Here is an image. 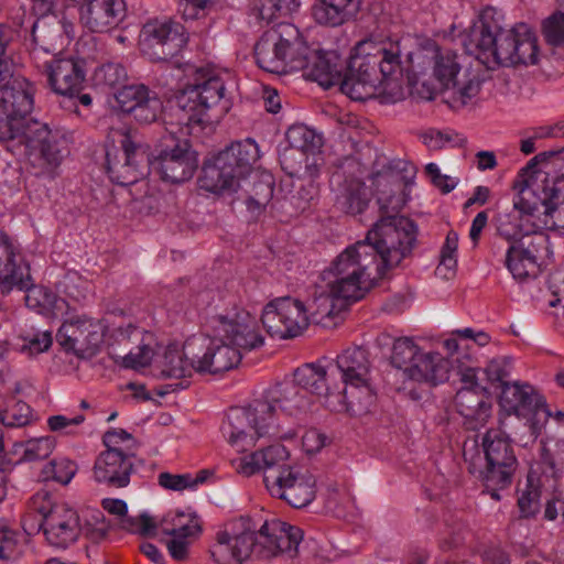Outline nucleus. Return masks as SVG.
Segmentation results:
<instances>
[{
    "label": "nucleus",
    "instance_id": "obj_59",
    "mask_svg": "<svg viewBox=\"0 0 564 564\" xmlns=\"http://www.w3.org/2000/svg\"><path fill=\"white\" fill-rule=\"evenodd\" d=\"M127 77L124 67L119 63H106L95 72L97 84L105 85L110 88L121 85Z\"/></svg>",
    "mask_w": 564,
    "mask_h": 564
},
{
    "label": "nucleus",
    "instance_id": "obj_47",
    "mask_svg": "<svg viewBox=\"0 0 564 564\" xmlns=\"http://www.w3.org/2000/svg\"><path fill=\"white\" fill-rule=\"evenodd\" d=\"M290 48L285 50L286 69L285 74L290 72L302 70L307 67L312 48L306 44L296 28V37L290 41Z\"/></svg>",
    "mask_w": 564,
    "mask_h": 564
},
{
    "label": "nucleus",
    "instance_id": "obj_31",
    "mask_svg": "<svg viewBox=\"0 0 564 564\" xmlns=\"http://www.w3.org/2000/svg\"><path fill=\"white\" fill-rule=\"evenodd\" d=\"M0 246L6 253L0 259V289L2 292H10L13 288L28 289L31 283L29 264L24 259L14 252L7 234L0 231Z\"/></svg>",
    "mask_w": 564,
    "mask_h": 564
},
{
    "label": "nucleus",
    "instance_id": "obj_3",
    "mask_svg": "<svg viewBox=\"0 0 564 564\" xmlns=\"http://www.w3.org/2000/svg\"><path fill=\"white\" fill-rule=\"evenodd\" d=\"M303 531L278 519L258 524L249 517H239L225 523L216 535L210 555L216 564H242L252 553L261 558L297 552Z\"/></svg>",
    "mask_w": 564,
    "mask_h": 564
},
{
    "label": "nucleus",
    "instance_id": "obj_19",
    "mask_svg": "<svg viewBox=\"0 0 564 564\" xmlns=\"http://www.w3.org/2000/svg\"><path fill=\"white\" fill-rule=\"evenodd\" d=\"M33 108L29 82L14 76L12 64L0 59V121H18L28 117Z\"/></svg>",
    "mask_w": 564,
    "mask_h": 564
},
{
    "label": "nucleus",
    "instance_id": "obj_28",
    "mask_svg": "<svg viewBox=\"0 0 564 564\" xmlns=\"http://www.w3.org/2000/svg\"><path fill=\"white\" fill-rule=\"evenodd\" d=\"M132 456L134 453L101 452L94 464L95 480L111 488L127 487L133 470Z\"/></svg>",
    "mask_w": 564,
    "mask_h": 564
},
{
    "label": "nucleus",
    "instance_id": "obj_20",
    "mask_svg": "<svg viewBox=\"0 0 564 564\" xmlns=\"http://www.w3.org/2000/svg\"><path fill=\"white\" fill-rule=\"evenodd\" d=\"M263 481L271 496L285 500L293 508H303L315 497L314 477L292 467L270 470Z\"/></svg>",
    "mask_w": 564,
    "mask_h": 564
},
{
    "label": "nucleus",
    "instance_id": "obj_46",
    "mask_svg": "<svg viewBox=\"0 0 564 564\" xmlns=\"http://www.w3.org/2000/svg\"><path fill=\"white\" fill-rule=\"evenodd\" d=\"M31 408L23 401L11 397L4 409L0 410V422L10 427H21L31 422Z\"/></svg>",
    "mask_w": 564,
    "mask_h": 564
},
{
    "label": "nucleus",
    "instance_id": "obj_27",
    "mask_svg": "<svg viewBox=\"0 0 564 564\" xmlns=\"http://www.w3.org/2000/svg\"><path fill=\"white\" fill-rule=\"evenodd\" d=\"M47 542L56 547L65 549L74 543L80 534L79 517L68 505L59 502L46 520L40 524Z\"/></svg>",
    "mask_w": 564,
    "mask_h": 564
},
{
    "label": "nucleus",
    "instance_id": "obj_5",
    "mask_svg": "<svg viewBox=\"0 0 564 564\" xmlns=\"http://www.w3.org/2000/svg\"><path fill=\"white\" fill-rule=\"evenodd\" d=\"M465 51L488 68L534 65L539 58L538 39L525 23L505 29L492 8L485 9L462 39Z\"/></svg>",
    "mask_w": 564,
    "mask_h": 564
},
{
    "label": "nucleus",
    "instance_id": "obj_6",
    "mask_svg": "<svg viewBox=\"0 0 564 564\" xmlns=\"http://www.w3.org/2000/svg\"><path fill=\"white\" fill-rule=\"evenodd\" d=\"M466 441L463 456L468 471L484 485L490 497L501 499L500 491L510 487L518 468V459L507 434L499 429H490L480 437Z\"/></svg>",
    "mask_w": 564,
    "mask_h": 564
},
{
    "label": "nucleus",
    "instance_id": "obj_57",
    "mask_svg": "<svg viewBox=\"0 0 564 564\" xmlns=\"http://www.w3.org/2000/svg\"><path fill=\"white\" fill-rule=\"evenodd\" d=\"M564 6V0H562ZM542 32L547 44L560 46L564 44V12L557 11L544 20Z\"/></svg>",
    "mask_w": 564,
    "mask_h": 564
},
{
    "label": "nucleus",
    "instance_id": "obj_58",
    "mask_svg": "<svg viewBox=\"0 0 564 564\" xmlns=\"http://www.w3.org/2000/svg\"><path fill=\"white\" fill-rule=\"evenodd\" d=\"M120 527L131 533H138L142 536H153L156 533L158 523L147 513H142L139 517H129L126 514L120 520Z\"/></svg>",
    "mask_w": 564,
    "mask_h": 564
},
{
    "label": "nucleus",
    "instance_id": "obj_37",
    "mask_svg": "<svg viewBox=\"0 0 564 564\" xmlns=\"http://www.w3.org/2000/svg\"><path fill=\"white\" fill-rule=\"evenodd\" d=\"M288 456V451L283 445H271L242 458L239 470L247 476L253 475L261 469L264 470V475L270 470L280 471L282 468H290V466L280 464L284 462Z\"/></svg>",
    "mask_w": 564,
    "mask_h": 564
},
{
    "label": "nucleus",
    "instance_id": "obj_55",
    "mask_svg": "<svg viewBox=\"0 0 564 564\" xmlns=\"http://www.w3.org/2000/svg\"><path fill=\"white\" fill-rule=\"evenodd\" d=\"M162 112V101L155 93H150L143 101L133 110L131 116L135 121L149 124L154 122Z\"/></svg>",
    "mask_w": 564,
    "mask_h": 564
},
{
    "label": "nucleus",
    "instance_id": "obj_64",
    "mask_svg": "<svg viewBox=\"0 0 564 564\" xmlns=\"http://www.w3.org/2000/svg\"><path fill=\"white\" fill-rule=\"evenodd\" d=\"M518 507L523 518L535 516L540 510V491L530 486L518 499Z\"/></svg>",
    "mask_w": 564,
    "mask_h": 564
},
{
    "label": "nucleus",
    "instance_id": "obj_53",
    "mask_svg": "<svg viewBox=\"0 0 564 564\" xmlns=\"http://www.w3.org/2000/svg\"><path fill=\"white\" fill-rule=\"evenodd\" d=\"M56 446V441L53 436L46 435L34 437L23 443V460L34 462L47 458Z\"/></svg>",
    "mask_w": 564,
    "mask_h": 564
},
{
    "label": "nucleus",
    "instance_id": "obj_22",
    "mask_svg": "<svg viewBox=\"0 0 564 564\" xmlns=\"http://www.w3.org/2000/svg\"><path fill=\"white\" fill-rule=\"evenodd\" d=\"M150 164L159 171L162 180L182 183L192 178L198 160L187 141H178L172 148L162 150Z\"/></svg>",
    "mask_w": 564,
    "mask_h": 564
},
{
    "label": "nucleus",
    "instance_id": "obj_34",
    "mask_svg": "<svg viewBox=\"0 0 564 564\" xmlns=\"http://www.w3.org/2000/svg\"><path fill=\"white\" fill-rule=\"evenodd\" d=\"M303 77L317 82L321 86L329 88L339 85L344 79V64L339 57L334 53H322L317 50H312L307 67L302 69Z\"/></svg>",
    "mask_w": 564,
    "mask_h": 564
},
{
    "label": "nucleus",
    "instance_id": "obj_18",
    "mask_svg": "<svg viewBox=\"0 0 564 564\" xmlns=\"http://www.w3.org/2000/svg\"><path fill=\"white\" fill-rule=\"evenodd\" d=\"M56 340L65 351L79 358H91L104 341V328L99 321L86 316L72 317L62 324Z\"/></svg>",
    "mask_w": 564,
    "mask_h": 564
},
{
    "label": "nucleus",
    "instance_id": "obj_36",
    "mask_svg": "<svg viewBox=\"0 0 564 564\" xmlns=\"http://www.w3.org/2000/svg\"><path fill=\"white\" fill-rule=\"evenodd\" d=\"M361 0H317L312 14L318 24L339 26L354 19L359 11Z\"/></svg>",
    "mask_w": 564,
    "mask_h": 564
},
{
    "label": "nucleus",
    "instance_id": "obj_43",
    "mask_svg": "<svg viewBox=\"0 0 564 564\" xmlns=\"http://www.w3.org/2000/svg\"><path fill=\"white\" fill-rule=\"evenodd\" d=\"M158 528L163 534L170 536L196 535L200 531L198 518L183 511L167 512Z\"/></svg>",
    "mask_w": 564,
    "mask_h": 564
},
{
    "label": "nucleus",
    "instance_id": "obj_40",
    "mask_svg": "<svg viewBox=\"0 0 564 564\" xmlns=\"http://www.w3.org/2000/svg\"><path fill=\"white\" fill-rule=\"evenodd\" d=\"M24 290L26 306L40 314L59 315L68 308V303L47 288L32 285L31 282Z\"/></svg>",
    "mask_w": 564,
    "mask_h": 564
},
{
    "label": "nucleus",
    "instance_id": "obj_45",
    "mask_svg": "<svg viewBox=\"0 0 564 564\" xmlns=\"http://www.w3.org/2000/svg\"><path fill=\"white\" fill-rule=\"evenodd\" d=\"M300 4V0H257L254 9L261 20L270 23L297 11Z\"/></svg>",
    "mask_w": 564,
    "mask_h": 564
},
{
    "label": "nucleus",
    "instance_id": "obj_25",
    "mask_svg": "<svg viewBox=\"0 0 564 564\" xmlns=\"http://www.w3.org/2000/svg\"><path fill=\"white\" fill-rule=\"evenodd\" d=\"M80 24L93 33L118 28L126 18L124 0H90L78 9Z\"/></svg>",
    "mask_w": 564,
    "mask_h": 564
},
{
    "label": "nucleus",
    "instance_id": "obj_41",
    "mask_svg": "<svg viewBox=\"0 0 564 564\" xmlns=\"http://www.w3.org/2000/svg\"><path fill=\"white\" fill-rule=\"evenodd\" d=\"M433 73L443 89L457 86V78L460 73V64L455 52L447 48L436 47L434 55Z\"/></svg>",
    "mask_w": 564,
    "mask_h": 564
},
{
    "label": "nucleus",
    "instance_id": "obj_16",
    "mask_svg": "<svg viewBox=\"0 0 564 564\" xmlns=\"http://www.w3.org/2000/svg\"><path fill=\"white\" fill-rule=\"evenodd\" d=\"M539 208L533 203L529 177L522 181L519 195L510 210L501 212L496 217V229L500 237L511 241L520 236H529L541 230Z\"/></svg>",
    "mask_w": 564,
    "mask_h": 564
},
{
    "label": "nucleus",
    "instance_id": "obj_13",
    "mask_svg": "<svg viewBox=\"0 0 564 564\" xmlns=\"http://www.w3.org/2000/svg\"><path fill=\"white\" fill-rule=\"evenodd\" d=\"M261 322L272 337L289 339L300 336L307 328L310 316L302 301L283 296L264 306Z\"/></svg>",
    "mask_w": 564,
    "mask_h": 564
},
{
    "label": "nucleus",
    "instance_id": "obj_62",
    "mask_svg": "<svg viewBox=\"0 0 564 564\" xmlns=\"http://www.w3.org/2000/svg\"><path fill=\"white\" fill-rule=\"evenodd\" d=\"M85 421L83 414H78L74 417H67L65 415H52L47 419V426L51 432L63 433L70 435L74 433L73 427L80 425Z\"/></svg>",
    "mask_w": 564,
    "mask_h": 564
},
{
    "label": "nucleus",
    "instance_id": "obj_63",
    "mask_svg": "<svg viewBox=\"0 0 564 564\" xmlns=\"http://www.w3.org/2000/svg\"><path fill=\"white\" fill-rule=\"evenodd\" d=\"M159 485L167 490L182 491L193 488L192 474L161 473L158 477Z\"/></svg>",
    "mask_w": 564,
    "mask_h": 564
},
{
    "label": "nucleus",
    "instance_id": "obj_29",
    "mask_svg": "<svg viewBox=\"0 0 564 564\" xmlns=\"http://www.w3.org/2000/svg\"><path fill=\"white\" fill-rule=\"evenodd\" d=\"M454 403L467 430L476 431L485 426L491 416L492 403L486 389L460 388Z\"/></svg>",
    "mask_w": 564,
    "mask_h": 564
},
{
    "label": "nucleus",
    "instance_id": "obj_44",
    "mask_svg": "<svg viewBox=\"0 0 564 564\" xmlns=\"http://www.w3.org/2000/svg\"><path fill=\"white\" fill-rule=\"evenodd\" d=\"M274 180L272 174L262 172L253 175V182L248 189L247 205L251 210H261L273 197Z\"/></svg>",
    "mask_w": 564,
    "mask_h": 564
},
{
    "label": "nucleus",
    "instance_id": "obj_24",
    "mask_svg": "<svg viewBox=\"0 0 564 564\" xmlns=\"http://www.w3.org/2000/svg\"><path fill=\"white\" fill-rule=\"evenodd\" d=\"M116 340L119 346H123L120 351L115 345L110 347L109 355L116 364L129 369H139L152 361L153 348L145 343V335L141 329L133 326L119 329Z\"/></svg>",
    "mask_w": 564,
    "mask_h": 564
},
{
    "label": "nucleus",
    "instance_id": "obj_32",
    "mask_svg": "<svg viewBox=\"0 0 564 564\" xmlns=\"http://www.w3.org/2000/svg\"><path fill=\"white\" fill-rule=\"evenodd\" d=\"M352 297H344L335 292L334 284L326 282L325 286L318 288L307 307L310 321L316 324L327 326L333 322L348 305L355 303Z\"/></svg>",
    "mask_w": 564,
    "mask_h": 564
},
{
    "label": "nucleus",
    "instance_id": "obj_10",
    "mask_svg": "<svg viewBox=\"0 0 564 564\" xmlns=\"http://www.w3.org/2000/svg\"><path fill=\"white\" fill-rule=\"evenodd\" d=\"M208 323L214 339L227 341L240 351L257 349L264 343L256 317L246 310L234 308L210 317Z\"/></svg>",
    "mask_w": 564,
    "mask_h": 564
},
{
    "label": "nucleus",
    "instance_id": "obj_21",
    "mask_svg": "<svg viewBox=\"0 0 564 564\" xmlns=\"http://www.w3.org/2000/svg\"><path fill=\"white\" fill-rule=\"evenodd\" d=\"M295 37L296 26L291 23H281L276 30L265 33L254 46L259 67L272 74H285V50Z\"/></svg>",
    "mask_w": 564,
    "mask_h": 564
},
{
    "label": "nucleus",
    "instance_id": "obj_42",
    "mask_svg": "<svg viewBox=\"0 0 564 564\" xmlns=\"http://www.w3.org/2000/svg\"><path fill=\"white\" fill-rule=\"evenodd\" d=\"M299 388L307 395V392L318 397L329 398L328 387L326 384V370L324 367L307 364L294 371L292 379Z\"/></svg>",
    "mask_w": 564,
    "mask_h": 564
},
{
    "label": "nucleus",
    "instance_id": "obj_4",
    "mask_svg": "<svg viewBox=\"0 0 564 564\" xmlns=\"http://www.w3.org/2000/svg\"><path fill=\"white\" fill-rule=\"evenodd\" d=\"M403 65L398 42H360L351 55L341 82V93L356 101L372 98L377 90L391 102L401 100Z\"/></svg>",
    "mask_w": 564,
    "mask_h": 564
},
{
    "label": "nucleus",
    "instance_id": "obj_30",
    "mask_svg": "<svg viewBox=\"0 0 564 564\" xmlns=\"http://www.w3.org/2000/svg\"><path fill=\"white\" fill-rule=\"evenodd\" d=\"M203 345L199 338H189L183 349L169 346L160 360L161 375L164 378L186 379L197 372V359Z\"/></svg>",
    "mask_w": 564,
    "mask_h": 564
},
{
    "label": "nucleus",
    "instance_id": "obj_54",
    "mask_svg": "<svg viewBox=\"0 0 564 564\" xmlns=\"http://www.w3.org/2000/svg\"><path fill=\"white\" fill-rule=\"evenodd\" d=\"M464 80L457 78V86L449 87L452 91L453 105L466 106L471 102L479 94L481 80L477 76H464Z\"/></svg>",
    "mask_w": 564,
    "mask_h": 564
},
{
    "label": "nucleus",
    "instance_id": "obj_51",
    "mask_svg": "<svg viewBox=\"0 0 564 564\" xmlns=\"http://www.w3.org/2000/svg\"><path fill=\"white\" fill-rule=\"evenodd\" d=\"M457 247H458V235L451 230L445 239V242L440 253V264L436 269L437 273L443 278H449L454 274L457 265Z\"/></svg>",
    "mask_w": 564,
    "mask_h": 564
},
{
    "label": "nucleus",
    "instance_id": "obj_33",
    "mask_svg": "<svg viewBox=\"0 0 564 564\" xmlns=\"http://www.w3.org/2000/svg\"><path fill=\"white\" fill-rule=\"evenodd\" d=\"M199 340L203 348L197 359V373L216 375L225 372L240 362L241 351L227 341H219V344H217L215 339L205 348V340Z\"/></svg>",
    "mask_w": 564,
    "mask_h": 564
},
{
    "label": "nucleus",
    "instance_id": "obj_60",
    "mask_svg": "<svg viewBox=\"0 0 564 564\" xmlns=\"http://www.w3.org/2000/svg\"><path fill=\"white\" fill-rule=\"evenodd\" d=\"M104 445L108 451L121 453H133L135 441L133 436L124 430H111L105 433L102 437Z\"/></svg>",
    "mask_w": 564,
    "mask_h": 564
},
{
    "label": "nucleus",
    "instance_id": "obj_9",
    "mask_svg": "<svg viewBox=\"0 0 564 564\" xmlns=\"http://www.w3.org/2000/svg\"><path fill=\"white\" fill-rule=\"evenodd\" d=\"M336 367L345 384L343 395H336L338 399H344L345 403L336 410L345 409L352 413L369 411L376 400V390L372 384L371 361L367 349L359 346L345 349L337 356Z\"/></svg>",
    "mask_w": 564,
    "mask_h": 564
},
{
    "label": "nucleus",
    "instance_id": "obj_48",
    "mask_svg": "<svg viewBox=\"0 0 564 564\" xmlns=\"http://www.w3.org/2000/svg\"><path fill=\"white\" fill-rule=\"evenodd\" d=\"M419 346L409 337L398 338L393 343L391 364L403 371L405 375L408 367L414 361L420 354Z\"/></svg>",
    "mask_w": 564,
    "mask_h": 564
},
{
    "label": "nucleus",
    "instance_id": "obj_8",
    "mask_svg": "<svg viewBox=\"0 0 564 564\" xmlns=\"http://www.w3.org/2000/svg\"><path fill=\"white\" fill-rule=\"evenodd\" d=\"M259 159V145L253 139L231 142L204 164L198 180L199 187L215 194L234 192L240 186L241 180L251 173Z\"/></svg>",
    "mask_w": 564,
    "mask_h": 564
},
{
    "label": "nucleus",
    "instance_id": "obj_50",
    "mask_svg": "<svg viewBox=\"0 0 564 564\" xmlns=\"http://www.w3.org/2000/svg\"><path fill=\"white\" fill-rule=\"evenodd\" d=\"M474 535L466 523L458 521L447 528L446 534L441 542L443 550H459L467 547L471 551Z\"/></svg>",
    "mask_w": 564,
    "mask_h": 564
},
{
    "label": "nucleus",
    "instance_id": "obj_15",
    "mask_svg": "<svg viewBox=\"0 0 564 564\" xmlns=\"http://www.w3.org/2000/svg\"><path fill=\"white\" fill-rule=\"evenodd\" d=\"M500 405L508 413L530 421V430L534 437L551 416L544 397L528 383H506L500 393Z\"/></svg>",
    "mask_w": 564,
    "mask_h": 564
},
{
    "label": "nucleus",
    "instance_id": "obj_2",
    "mask_svg": "<svg viewBox=\"0 0 564 564\" xmlns=\"http://www.w3.org/2000/svg\"><path fill=\"white\" fill-rule=\"evenodd\" d=\"M310 405V399L293 380H285L270 388L263 399L247 406L231 408L221 431L238 452H246L260 438H282L284 433L275 419V410L297 415Z\"/></svg>",
    "mask_w": 564,
    "mask_h": 564
},
{
    "label": "nucleus",
    "instance_id": "obj_7",
    "mask_svg": "<svg viewBox=\"0 0 564 564\" xmlns=\"http://www.w3.org/2000/svg\"><path fill=\"white\" fill-rule=\"evenodd\" d=\"M178 120L188 129H203L224 117L230 108L226 84L220 74L210 68H197L191 80L176 96Z\"/></svg>",
    "mask_w": 564,
    "mask_h": 564
},
{
    "label": "nucleus",
    "instance_id": "obj_39",
    "mask_svg": "<svg viewBox=\"0 0 564 564\" xmlns=\"http://www.w3.org/2000/svg\"><path fill=\"white\" fill-rule=\"evenodd\" d=\"M369 195L367 187L359 180L346 181L336 195L335 206L348 215L361 214L368 206Z\"/></svg>",
    "mask_w": 564,
    "mask_h": 564
},
{
    "label": "nucleus",
    "instance_id": "obj_11",
    "mask_svg": "<svg viewBox=\"0 0 564 564\" xmlns=\"http://www.w3.org/2000/svg\"><path fill=\"white\" fill-rule=\"evenodd\" d=\"M187 43L184 28L172 20H150L140 32V50L152 62H167Z\"/></svg>",
    "mask_w": 564,
    "mask_h": 564
},
{
    "label": "nucleus",
    "instance_id": "obj_35",
    "mask_svg": "<svg viewBox=\"0 0 564 564\" xmlns=\"http://www.w3.org/2000/svg\"><path fill=\"white\" fill-rule=\"evenodd\" d=\"M449 362L438 352H420L405 376L417 382L436 386L448 379Z\"/></svg>",
    "mask_w": 564,
    "mask_h": 564
},
{
    "label": "nucleus",
    "instance_id": "obj_49",
    "mask_svg": "<svg viewBox=\"0 0 564 564\" xmlns=\"http://www.w3.org/2000/svg\"><path fill=\"white\" fill-rule=\"evenodd\" d=\"M77 471V465L65 457L55 458L51 460L42 469L43 480H54L61 485H67L70 482Z\"/></svg>",
    "mask_w": 564,
    "mask_h": 564
},
{
    "label": "nucleus",
    "instance_id": "obj_1",
    "mask_svg": "<svg viewBox=\"0 0 564 564\" xmlns=\"http://www.w3.org/2000/svg\"><path fill=\"white\" fill-rule=\"evenodd\" d=\"M378 204L380 218L366 238L346 247L325 271L335 292L352 301L364 299L376 281L411 253L416 241V226L411 219L397 215L395 207L390 214L388 203L381 198Z\"/></svg>",
    "mask_w": 564,
    "mask_h": 564
},
{
    "label": "nucleus",
    "instance_id": "obj_23",
    "mask_svg": "<svg viewBox=\"0 0 564 564\" xmlns=\"http://www.w3.org/2000/svg\"><path fill=\"white\" fill-rule=\"evenodd\" d=\"M546 242L545 237L538 236L509 246L506 265L514 279L524 281L540 274V253L545 249Z\"/></svg>",
    "mask_w": 564,
    "mask_h": 564
},
{
    "label": "nucleus",
    "instance_id": "obj_26",
    "mask_svg": "<svg viewBox=\"0 0 564 564\" xmlns=\"http://www.w3.org/2000/svg\"><path fill=\"white\" fill-rule=\"evenodd\" d=\"M47 83L56 94L73 97L84 88L85 61L79 57L54 58L46 65Z\"/></svg>",
    "mask_w": 564,
    "mask_h": 564
},
{
    "label": "nucleus",
    "instance_id": "obj_38",
    "mask_svg": "<svg viewBox=\"0 0 564 564\" xmlns=\"http://www.w3.org/2000/svg\"><path fill=\"white\" fill-rule=\"evenodd\" d=\"M290 149H285L281 163L286 164L289 158H293L297 152L301 156L304 154H315L323 145V139L314 130L304 124H294L285 133Z\"/></svg>",
    "mask_w": 564,
    "mask_h": 564
},
{
    "label": "nucleus",
    "instance_id": "obj_61",
    "mask_svg": "<svg viewBox=\"0 0 564 564\" xmlns=\"http://www.w3.org/2000/svg\"><path fill=\"white\" fill-rule=\"evenodd\" d=\"M511 362L508 358L492 359L485 368V373L490 382L500 383L501 390L506 383V379L510 375Z\"/></svg>",
    "mask_w": 564,
    "mask_h": 564
},
{
    "label": "nucleus",
    "instance_id": "obj_52",
    "mask_svg": "<svg viewBox=\"0 0 564 564\" xmlns=\"http://www.w3.org/2000/svg\"><path fill=\"white\" fill-rule=\"evenodd\" d=\"M150 93V89L142 84L128 85L117 93L116 99L120 110L131 115Z\"/></svg>",
    "mask_w": 564,
    "mask_h": 564
},
{
    "label": "nucleus",
    "instance_id": "obj_56",
    "mask_svg": "<svg viewBox=\"0 0 564 564\" xmlns=\"http://www.w3.org/2000/svg\"><path fill=\"white\" fill-rule=\"evenodd\" d=\"M21 340L20 351L29 356H35L46 351L51 347L53 338L51 332L44 330L23 334L21 335Z\"/></svg>",
    "mask_w": 564,
    "mask_h": 564
},
{
    "label": "nucleus",
    "instance_id": "obj_17",
    "mask_svg": "<svg viewBox=\"0 0 564 564\" xmlns=\"http://www.w3.org/2000/svg\"><path fill=\"white\" fill-rule=\"evenodd\" d=\"M50 134L46 124L24 117L18 121H0V143L12 154L25 156L33 151L47 155Z\"/></svg>",
    "mask_w": 564,
    "mask_h": 564
},
{
    "label": "nucleus",
    "instance_id": "obj_12",
    "mask_svg": "<svg viewBox=\"0 0 564 564\" xmlns=\"http://www.w3.org/2000/svg\"><path fill=\"white\" fill-rule=\"evenodd\" d=\"M121 143V152L107 151V173L113 183L128 186L137 183L144 176L151 163L149 147L142 143L132 133H124Z\"/></svg>",
    "mask_w": 564,
    "mask_h": 564
},
{
    "label": "nucleus",
    "instance_id": "obj_14",
    "mask_svg": "<svg viewBox=\"0 0 564 564\" xmlns=\"http://www.w3.org/2000/svg\"><path fill=\"white\" fill-rule=\"evenodd\" d=\"M533 203H536L541 230L564 229V175L550 177L547 173L534 171L529 176Z\"/></svg>",
    "mask_w": 564,
    "mask_h": 564
}]
</instances>
